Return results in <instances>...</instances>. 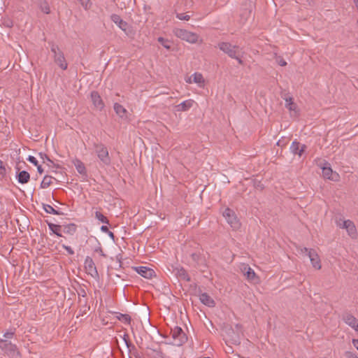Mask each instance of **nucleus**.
<instances>
[{
	"label": "nucleus",
	"mask_w": 358,
	"mask_h": 358,
	"mask_svg": "<svg viewBox=\"0 0 358 358\" xmlns=\"http://www.w3.org/2000/svg\"><path fill=\"white\" fill-rule=\"evenodd\" d=\"M173 33L176 37L192 44L196 43L199 39V36L196 33L184 29L175 28Z\"/></svg>",
	"instance_id": "f257e3e1"
},
{
	"label": "nucleus",
	"mask_w": 358,
	"mask_h": 358,
	"mask_svg": "<svg viewBox=\"0 0 358 358\" xmlns=\"http://www.w3.org/2000/svg\"><path fill=\"white\" fill-rule=\"evenodd\" d=\"M0 349L11 358H17L20 356L16 345L6 339H0Z\"/></svg>",
	"instance_id": "f03ea898"
},
{
	"label": "nucleus",
	"mask_w": 358,
	"mask_h": 358,
	"mask_svg": "<svg viewBox=\"0 0 358 358\" xmlns=\"http://www.w3.org/2000/svg\"><path fill=\"white\" fill-rule=\"evenodd\" d=\"M95 152L104 166H109L111 164V159L109 156L107 148L103 144L94 145Z\"/></svg>",
	"instance_id": "7ed1b4c3"
},
{
	"label": "nucleus",
	"mask_w": 358,
	"mask_h": 358,
	"mask_svg": "<svg viewBox=\"0 0 358 358\" xmlns=\"http://www.w3.org/2000/svg\"><path fill=\"white\" fill-rule=\"evenodd\" d=\"M336 224L339 228L345 229L348 234L352 238H356L357 237V228L354 222L350 220L339 219L336 221Z\"/></svg>",
	"instance_id": "20e7f679"
},
{
	"label": "nucleus",
	"mask_w": 358,
	"mask_h": 358,
	"mask_svg": "<svg viewBox=\"0 0 358 358\" xmlns=\"http://www.w3.org/2000/svg\"><path fill=\"white\" fill-rule=\"evenodd\" d=\"M222 215L227 223L234 230H237L241 227V222L234 210L227 208L223 211Z\"/></svg>",
	"instance_id": "39448f33"
},
{
	"label": "nucleus",
	"mask_w": 358,
	"mask_h": 358,
	"mask_svg": "<svg viewBox=\"0 0 358 358\" xmlns=\"http://www.w3.org/2000/svg\"><path fill=\"white\" fill-rule=\"evenodd\" d=\"M51 52L53 54L55 63L63 70L67 69L68 64L65 59L64 53L61 51L59 47L55 44L51 46Z\"/></svg>",
	"instance_id": "423d86ee"
},
{
	"label": "nucleus",
	"mask_w": 358,
	"mask_h": 358,
	"mask_svg": "<svg viewBox=\"0 0 358 358\" xmlns=\"http://www.w3.org/2000/svg\"><path fill=\"white\" fill-rule=\"evenodd\" d=\"M171 335L173 339V344L176 346L182 345L187 341L185 334L182 329L178 326L171 329Z\"/></svg>",
	"instance_id": "0eeeda50"
},
{
	"label": "nucleus",
	"mask_w": 358,
	"mask_h": 358,
	"mask_svg": "<svg viewBox=\"0 0 358 358\" xmlns=\"http://www.w3.org/2000/svg\"><path fill=\"white\" fill-rule=\"evenodd\" d=\"M218 47L220 50L227 54L231 58L236 57V54L242 50L239 46L231 45L227 42L219 43Z\"/></svg>",
	"instance_id": "6e6552de"
},
{
	"label": "nucleus",
	"mask_w": 358,
	"mask_h": 358,
	"mask_svg": "<svg viewBox=\"0 0 358 358\" xmlns=\"http://www.w3.org/2000/svg\"><path fill=\"white\" fill-rule=\"evenodd\" d=\"M240 270H241V273L244 275V276L247 278L248 280H249L250 282H254L257 281L258 278L256 275L255 272L248 264H242L240 266Z\"/></svg>",
	"instance_id": "1a4fd4ad"
},
{
	"label": "nucleus",
	"mask_w": 358,
	"mask_h": 358,
	"mask_svg": "<svg viewBox=\"0 0 358 358\" xmlns=\"http://www.w3.org/2000/svg\"><path fill=\"white\" fill-rule=\"evenodd\" d=\"M322 169L323 176L325 178L333 181H337L338 180L339 175L332 170L328 162L324 164V166L322 167Z\"/></svg>",
	"instance_id": "9d476101"
},
{
	"label": "nucleus",
	"mask_w": 358,
	"mask_h": 358,
	"mask_svg": "<svg viewBox=\"0 0 358 358\" xmlns=\"http://www.w3.org/2000/svg\"><path fill=\"white\" fill-rule=\"evenodd\" d=\"M303 250L308 253V256L310 258L312 266L316 269H320V259L317 253L313 249L309 250L307 248H304Z\"/></svg>",
	"instance_id": "9b49d317"
},
{
	"label": "nucleus",
	"mask_w": 358,
	"mask_h": 358,
	"mask_svg": "<svg viewBox=\"0 0 358 358\" xmlns=\"http://www.w3.org/2000/svg\"><path fill=\"white\" fill-rule=\"evenodd\" d=\"M85 269L87 274L90 275L93 278H96L98 275V272L93 259L87 257L84 262Z\"/></svg>",
	"instance_id": "f8f14e48"
},
{
	"label": "nucleus",
	"mask_w": 358,
	"mask_h": 358,
	"mask_svg": "<svg viewBox=\"0 0 358 358\" xmlns=\"http://www.w3.org/2000/svg\"><path fill=\"white\" fill-rule=\"evenodd\" d=\"M344 322L358 334V320L352 314L345 313L342 317Z\"/></svg>",
	"instance_id": "ddd939ff"
},
{
	"label": "nucleus",
	"mask_w": 358,
	"mask_h": 358,
	"mask_svg": "<svg viewBox=\"0 0 358 358\" xmlns=\"http://www.w3.org/2000/svg\"><path fill=\"white\" fill-rule=\"evenodd\" d=\"M306 148V146L305 145H301L297 141H294L289 147V150L293 155L301 157Z\"/></svg>",
	"instance_id": "4468645a"
},
{
	"label": "nucleus",
	"mask_w": 358,
	"mask_h": 358,
	"mask_svg": "<svg viewBox=\"0 0 358 358\" xmlns=\"http://www.w3.org/2000/svg\"><path fill=\"white\" fill-rule=\"evenodd\" d=\"M136 271L139 275L148 279H150L155 275L154 270L147 266L136 267Z\"/></svg>",
	"instance_id": "2eb2a0df"
},
{
	"label": "nucleus",
	"mask_w": 358,
	"mask_h": 358,
	"mask_svg": "<svg viewBox=\"0 0 358 358\" xmlns=\"http://www.w3.org/2000/svg\"><path fill=\"white\" fill-rule=\"evenodd\" d=\"M115 113L122 120H128L129 115L128 112L124 107L118 103H115L113 106Z\"/></svg>",
	"instance_id": "dca6fc26"
},
{
	"label": "nucleus",
	"mask_w": 358,
	"mask_h": 358,
	"mask_svg": "<svg viewBox=\"0 0 358 358\" xmlns=\"http://www.w3.org/2000/svg\"><path fill=\"white\" fill-rule=\"evenodd\" d=\"M111 20L122 31H127L128 29V24L121 19L117 14H113L110 17Z\"/></svg>",
	"instance_id": "f3484780"
},
{
	"label": "nucleus",
	"mask_w": 358,
	"mask_h": 358,
	"mask_svg": "<svg viewBox=\"0 0 358 358\" xmlns=\"http://www.w3.org/2000/svg\"><path fill=\"white\" fill-rule=\"evenodd\" d=\"M91 99L96 108L98 110H101L103 108L104 103L98 92H92L91 93Z\"/></svg>",
	"instance_id": "a211bd4d"
},
{
	"label": "nucleus",
	"mask_w": 358,
	"mask_h": 358,
	"mask_svg": "<svg viewBox=\"0 0 358 358\" xmlns=\"http://www.w3.org/2000/svg\"><path fill=\"white\" fill-rule=\"evenodd\" d=\"M195 101L193 99H187L175 106L176 110L178 112L187 111L191 108Z\"/></svg>",
	"instance_id": "6ab92c4d"
},
{
	"label": "nucleus",
	"mask_w": 358,
	"mask_h": 358,
	"mask_svg": "<svg viewBox=\"0 0 358 358\" xmlns=\"http://www.w3.org/2000/svg\"><path fill=\"white\" fill-rule=\"evenodd\" d=\"M174 274L179 278L183 280L189 281V277L186 270L182 266H178L173 268Z\"/></svg>",
	"instance_id": "aec40b11"
},
{
	"label": "nucleus",
	"mask_w": 358,
	"mask_h": 358,
	"mask_svg": "<svg viewBox=\"0 0 358 358\" xmlns=\"http://www.w3.org/2000/svg\"><path fill=\"white\" fill-rule=\"evenodd\" d=\"M199 299L203 304L208 307H214L215 306V303L213 299L206 293L200 294Z\"/></svg>",
	"instance_id": "412c9836"
},
{
	"label": "nucleus",
	"mask_w": 358,
	"mask_h": 358,
	"mask_svg": "<svg viewBox=\"0 0 358 358\" xmlns=\"http://www.w3.org/2000/svg\"><path fill=\"white\" fill-rule=\"evenodd\" d=\"M192 81L193 83L196 84V85L200 88H203L205 87L206 80L201 73L195 72L192 74Z\"/></svg>",
	"instance_id": "4be33fe9"
},
{
	"label": "nucleus",
	"mask_w": 358,
	"mask_h": 358,
	"mask_svg": "<svg viewBox=\"0 0 358 358\" xmlns=\"http://www.w3.org/2000/svg\"><path fill=\"white\" fill-rule=\"evenodd\" d=\"M285 107L289 110L291 113V115H297V106L296 103L293 102V99L292 97H287L285 99Z\"/></svg>",
	"instance_id": "5701e85b"
},
{
	"label": "nucleus",
	"mask_w": 358,
	"mask_h": 358,
	"mask_svg": "<svg viewBox=\"0 0 358 358\" xmlns=\"http://www.w3.org/2000/svg\"><path fill=\"white\" fill-rule=\"evenodd\" d=\"M30 178L29 173L26 171H20L17 177V181L19 183L25 184L27 183Z\"/></svg>",
	"instance_id": "b1692460"
},
{
	"label": "nucleus",
	"mask_w": 358,
	"mask_h": 358,
	"mask_svg": "<svg viewBox=\"0 0 358 358\" xmlns=\"http://www.w3.org/2000/svg\"><path fill=\"white\" fill-rule=\"evenodd\" d=\"M117 318L126 324H129L131 322V317L128 314L118 313Z\"/></svg>",
	"instance_id": "393cba45"
},
{
	"label": "nucleus",
	"mask_w": 358,
	"mask_h": 358,
	"mask_svg": "<svg viewBox=\"0 0 358 358\" xmlns=\"http://www.w3.org/2000/svg\"><path fill=\"white\" fill-rule=\"evenodd\" d=\"M43 210L49 214L52 215H61V213L55 210L52 206L49 204H43Z\"/></svg>",
	"instance_id": "a878e982"
},
{
	"label": "nucleus",
	"mask_w": 358,
	"mask_h": 358,
	"mask_svg": "<svg viewBox=\"0 0 358 358\" xmlns=\"http://www.w3.org/2000/svg\"><path fill=\"white\" fill-rule=\"evenodd\" d=\"M76 231V226L74 224H69L64 227V232L73 234Z\"/></svg>",
	"instance_id": "bb28decb"
},
{
	"label": "nucleus",
	"mask_w": 358,
	"mask_h": 358,
	"mask_svg": "<svg viewBox=\"0 0 358 358\" xmlns=\"http://www.w3.org/2000/svg\"><path fill=\"white\" fill-rule=\"evenodd\" d=\"M51 183L52 177L49 176H45L41 183V188H47L50 185Z\"/></svg>",
	"instance_id": "cd10ccee"
},
{
	"label": "nucleus",
	"mask_w": 358,
	"mask_h": 358,
	"mask_svg": "<svg viewBox=\"0 0 358 358\" xmlns=\"http://www.w3.org/2000/svg\"><path fill=\"white\" fill-rule=\"evenodd\" d=\"M75 166L76 168L77 171L79 173L83 174L85 173L86 169H85L84 164L82 162L78 160L76 162V163L75 164Z\"/></svg>",
	"instance_id": "c85d7f7f"
},
{
	"label": "nucleus",
	"mask_w": 358,
	"mask_h": 358,
	"mask_svg": "<svg viewBox=\"0 0 358 358\" xmlns=\"http://www.w3.org/2000/svg\"><path fill=\"white\" fill-rule=\"evenodd\" d=\"M95 217L101 222L104 224H108L109 221L106 217H105L101 212L96 211L95 212Z\"/></svg>",
	"instance_id": "c756f323"
},
{
	"label": "nucleus",
	"mask_w": 358,
	"mask_h": 358,
	"mask_svg": "<svg viewBox=\"0 0 358 358\" xmlns=\"http://www.w3.org/2000/svg\"><path fill=\"white\" fill-rule=\"evenodd\" d=\"M49 228L57 236H59V237L62 236V234L59 233V229H60V226L59 225H57V224H49Z\"/></svg>",
	"instance_id": "7c9ffc66"
},
{
	"label": "nucleus",
	"mask_w": 358,
	"mask_h": 358,
	"mask_svg": "<svg viewBox=\"0 0 358 358\" xmlns=\"http://www.w3.org/2000/svg\"><path fill=\"white\" fill-rule=\"evenodd\" d=\"M157 41L161 43V45L166 49L169 50L171 48V45L169 44V41L167 39H165L163 37H159Z\"/></svg>",
	"instance_id": "2f4dec72"
},
{
	"label": "nucleus",
	"mask_w": 358,
	"mask_h": 358,
	"mask_svg": "<svg viewBox=\"0 0 358 358\" xmlns=\"http://www.w3.org/2000/svg\"><path fill=\"white\" fill-rule=\"evenodd\" d=\"M78 1L85 10L89 9L91 6L90 0H78Z\"/></svg>",
	"instance_id": "473e14b6"
},
{
	"label": "nucleus",
	"mask_w": 358,
	"mask_h": 358,
	"mask_svg": "<svg viewBox=\"0 0 358 358\" xmlns=\"http://www.w3.org/2000/svg\"><path fill=\"white\" fill-rule=\"evenodd\" d=\"M6 173V170L3 164V162L0 159V178H3Z\"/></svg>",
	"instance_id": "72a5a7b5"
},
{
	"label": "nucleus",
	"mask_w": 358,
	"mask_h": 358,
	"mask_svg": "<svg viewBox=\"0 0 358 358\" xmlns=\"http://www.w3.org/2000/svg\"><path fill=\"white\" fill-rule=\"evenodd\" d=\"M14 334H15V331H13V330L7 331L6 332H5L3 334V338L6 340L10 339V338H12L13 337Z\"/></svg>",
	"instance_id": "f704fd0d"
},
{
	"label": "nucleus",
	"mask_w": 358,
	"mask_h": 358,
	"mask_svg": "<svg viewBox=\"0 0 358 358\" xmlns=\"http://www.w3.org/2000/svg\"><path fill=\"white\" fill-rule=\"evenodd\" d=\"M176 17L180 20H189L190 18L189 15L185 13H178Z\"/></svg>",
	"instance_id": "c9c22d12"
},
{
	"label": "nucleus",
	"mask_w": 358,
	"mask_h": 358,
	"mask_svg": "<svg viewBox=\"0 0 358 358\" xmlns=\"http://www.w3.org/2000/svg\"><path fill=\"white\" fill-rule=\"evenodd\" d=\"M243 52L241 50L239 52H238L236 54V57H234L233 59H236L238 61V64H242L243 60H242L241 57L243 56Z\"/></svg>",
	"instance_id": "e433bc0d"
},
{
	"label": "nucleus",
	"mask_w": 358,
	"mask_h": 358,
	"mask_svg": "<svg viewBox=\"0 0 358 358\" xmlns=\"http://www.w3.org/2000/svg\"><path fill=\"white\" fill-rule=\"evenodd\" d=\"M41 10L43 13L48 14L50 12V9L48 3H44L41 6Z\"/></svg>",
	"instance_id": "4c0bfd02"
},
{
	"label": "nucleus",
	"mask_w": 358,
	"mask_h": 358,
	"mask_svg": "<svg viewBox=\"0 0 358 358\" xmlns=\"http://www.w3.org/2000/svg\"><path fill=\"white\" fill-rule=\"evenodd\" d=\"M27 160L35 166H38V164L36 158L34 156L29 155L27 158Z\"/></svg>",
	"instance_id": "58836bf2"
},
{
	"label": "nucleus",
	"mask_w": 358,
	"mask_h": 358,
	"mask_svg": "<svg viewBox=\"0 0 358 358\" xmlns=\"http://www.w3.org/2000/svg\"><path fill=\"white\" fill-rule=\"evenodd\" d=\"M276 62L281 66H285L287 65V62L280 57L276 58Z\"/></svg>",
	"instance_id": "ea45409f"
},
{
	"label": "nucleus",
	"mask_w": 358,
	"mask_h": 358,
	"mask_svg": "<svg viewBox=\"0 0 358 358\" xmlns=\"http://www.w3.org/2000/svg\"><path fill=\"white\" fill-rule=\"evenodd\" d=\"M62 247H63V248H64L66 250V251L69 255H73L74 254L73 250L70 246H68V245H63Z\"/></svg>",
	"instance_id": "a19ab883"
},
{
	"label": "nucleus",
	"mask_w": 358,
	"mask_h": 358,
	"mask_svg": "<svg viewBox=\"0 0 358 358\" xmlns=\"http://www.w3.org/2000/svg\"><path fill=\"white\" fill-rule=\"evenodd\" d=\"M192 79H193V78H192V75H191V76H189V77H186V78H185V82H186L187 83H188V84H192V83H193Z\"/></svg>",
	"instance_id": "79ce46f5"
},
{
	"label": "nucleus",
	"mask_w": 358,
	"mask_h": 358,
	"mask_svg": "<svg viewBox=\"0 0 358 358\" xmlns=\"http://www.w3.org/2000/svg\"><path fill=\"white\" fill-rule=\"evenodd\" d=\"M101 231H103V232H104V233H108V232H109V229H108V227H107V226H106V225H102V226L101 227Z\"/></svg>",
	"instance_id": "37998d69"
},
{
	"label": "nucleus",
	"mask_w": 358,
	"mask_h": 358,
	"mask_svg": "<svg viewBox=\"0 0 358 358\" xmlns=\"http://www.w3.org/2000/svg\"><path fill=\"white\" fill-rule=\"evenodd\" d=\"M352 343L354 346L356 348V349L358 350V339H352Z\"/></svg>",
	"instance_id": "c03bdc74"
},
{
	"label": "nucleus",
	"mask_w": 358,
	"mask_h": 358,
	"mask_svg": "<svg viewBox=\"0 0 358 358\" xmlns=\"http://www.w3.org/2000/svg\"><path fill=\"white\" fill-rule=\"evenodd\" d=\"M40 155H41V158H42V159H47L48 162H52V161L48 158V157L46 155H45V154H42V153H40Z\"/></svg>",
	"instance_id": "a18cd8bd"
},
{
	"label": "nucleus",
	"mask_w": 358,
	"mask_h": 358,
	"mask_svg": "<svg viewBox=\"0 0 358 358\" xmlns=\"http://www.w3.org/2000/svg\"><path fill=\"white\" fill-rule=\"evenodd\" d=\"M348 358H358V357L351 352H347Z\"/></svg>",
	"instance_id": "49530a36"
},
{
	"label": "nucleus",
	"mask_w": 358,
	"mask_h": 358,
	"mask_svg": "<svg viewBox=\"0 0 358 358\" xmlns=\"http://www.w3.org/2000/svg\"><path fill=\"white\" fill-rule=\"evenodd\" d=\"M36 166L38 172L41 174L43 172V169H42L41 166L38 164Z\"/></svg>",
	"instance_id": "de8ad7c7"
},
{
	"label": "nucleus",
	"mask_w": 358,
	"mask_h": 358,
	"mask_svg": "<svg viewBox=\"0 0 358 358\" xmlns=\"http://www.w3.org/2000/svg\"><path fill=\"white\" fill-rule=\"evenodd\" d=\"M125 337H126V335L124 336V343H125L126 345L129 348V341L127 340V338Z\"/></svg>",
	"instance_id": "09e8293b"
},
{
	"label": "nucleus",
	"mask_w": 358,
	"mask_h": 358,
	"mask_svg": "<svg viewBox=\"0 0 358 358\" xmlns=\"http://www.w3.org/2000/svg\"><path fill=\"white\" fill-rule=\"evenodd\" d=\"M107 234L109 235L110 238H114V234L112 231H109V232H108Z\"/></svg>",
	"instance_id": "8fccbe9b"
},
{
	"label": "nucleus",
	"mask_w": 358,
	"mask_h": 358,
	"mask_svg": "<svg viewBox=\"0 0 358 358\" xmlns=\"http://www.w3.org/2000/svg\"><path fill=\"white\" fill-rule=\"evenodd\" d=\"M357 9L358 10V0H353Z\"/></svg>",
	"instance_id": "3c124183"
},
{
	"label": "nucleus",
	"mask_w": 358,
	"mask_h": 358,
	"mask_svg": "<svg viewBox=\"0 0 358 358\" xmlns=\"http://www.w3.org/2000/svg\"><path fill=\"white\" fill-rule=\"evenodd\" d=\"M236 327L237 330H239V329H240V327H240L238 324H236Z\"/></svg>",
	"instance_id": "603ef678"
},
{
	"label": "nucleus",
	"mask_w": 358,
	"mask_h": 358,
	"mask_svg": "<svg viewBox=\"0 0 358 358\" xmlns=\"http://www.w3.org/2000/svg\"><path fill=\"white\" fill-rule=\"evenodd\" d=\"M203 358H210V357H203Z\"/></svg>",
	"instance_id": "864d4df0"
},
{
	"label": "nucleus",
	"mask_w": 358,
	"mask_h": 358,
	"mask_svg": "<svg viewBox=\"0 0 358 358\" xmlns=\"http://www.w3.org/2000/svg\"><path fill=\"white\" fill-rule=\"evenodd\" d=\"M129 358H131V357H129Z\"/></svg>",
	"instance_id": "5fc2aeb1"
}]
</instances>
